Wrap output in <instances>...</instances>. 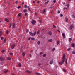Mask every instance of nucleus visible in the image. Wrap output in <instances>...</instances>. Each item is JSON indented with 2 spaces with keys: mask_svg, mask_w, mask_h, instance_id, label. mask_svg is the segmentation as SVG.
<instances>
[{
  "mask_svg": "<svg viewBox=\"0 0 75 75\" xmlns=\"http://www.w3.org/2000/svg\"><path fill=\"white\" fill-rule=\"evenodd\" d=\"M64 62H65V61L63 60L60 62H59V63L60 65H62V64H63V63H64Z\"/></svg>",
  "mask_w": 75,
  "mask_h": 75,
  "instance_id": "nucleus-1",
  "label": "nucleus"
},
{
  "mask_svg": "<svg viewBox=\"0 0 75 75\" xmlns=\"http://www.w3.org/2000/svg\"><path fill=\"white\" fill-rule=\"evenodd\" d=\"M36 23V21L34 20H32L31 22V23L33 24V25H34L35 23Z\"/></svg>",
  "mask_w": 75,
  "mask_h": 75,
  "instance_id": "nucleus-2",
  "label": "nucleus"
},
{
  "mask_svg": "<svg viewBox=\"0 0 75 75\" xmlns=\"http://www.w3.org/2000/svg\"><path fill=\"white\" fill-rule=\"evenodd\" d=\"M75 44L74 43H72V44H71V46L73 47H75Z\"/></svg>",
  "mask_w": 75,
  "mask_h": 75,
  "instance_id": "nucleus-3",
  "label": "nucleus"
},
{
  "mask_svg": "<svg viewBox=\"0 0 75 75\" xmlns=\"http://www.w3.org/2000/svg\"><path fill=\"white\" fill-rule=\"evenodd\" d=\"M65 21L66 22H68V18L67 16L65 17Z\"/></svg>",
  "mask_w": 75,
  "mask_h": 75,
  "instance_id": "nucleus-4",
  "label": "nucleus"
},
{
  "mask_svg": "<svg viewBox=\"0 0 75 75\" xmlns=\"http://www.w3.org/2000/svg\"><path fill=\"white\" fill-rule=\"evenodd\" d=\"M48 41L49 42H52V39H50L48 40Z\"/></svg>",
  "mask_w": 75,
  "mask_h": 75,
  "instance_id": "nucleus-5",
  "label": "nucleus"
},
{
  "mask_svg": "<svg viewBox=\"0 0 75 75\" xmlns=\"http://www.w3.org/2000/svg\"><path fill=\"white\" fill-rule=\"evenodd\" d=\"M48 34L50 35H52V32L51 31H49L48 32Z\"/></svg>",
  "mask_w": 75,
  "mask_h": 75,
  "instance_id": "nucleus-6",
  "label": "nucleus"
},
{
  "mask_svg": "<svg viewBox=\"0 0 75 75\" xmlns=\"http://www.w3.org/2000/svg\"><path fill=\"white\" fill-rule=\"evenodd\" d=\"M62 35L63 37V38H65V34L64 33H62Z\"/></svg>",
  "mask_w": 75,
  "mask_h": 75,
  "instance_id": "nucleus-7",
  "label": "nucleus"
},
{
  "mask_svg": "<svg viewBox=\"0 0 75 75\" xmlns=\"http://www.w3.org/2000/svg\"><path fill=\"white\" fill-rule=\"evenodd\" d=\"M53 62H54V60L53 59H52L51 61L50 62V64H53Z\"/></svg>",
  "mask_w": 75,
  "mask_h": 75,
  "instance_id": "nucleus-8",
  "label": "nucleus"
},
{
  "mask_svg": "<svg viewBox=\"0 0 75 75\" xmlns=\"http://www.w3.org/2000/svg\"><path fill=\"white\" fill-rule=\"evenodd\" d=\"M5 21H6L7 23H8V21H9V20H8V19H7V18H6L5 19Z\"/></svg>",
  "mask_w": 75,
  "mask_h": 75,
  "instance_id": "nucleus-9",
  "label": "nucleus"
},
{
  "mask_svg": "<svg viewBox=\"0 0 75 75\" xmlns=\"http://www.w3.org/2000/svg\"><path fill=\"white\" fill-rule=\"evenodd\" d=\"M62 59L63 60H64V61L65 60V54H64V55L63 56Z\"/></svg>",
  "mask_w": 75,
  "mask_h": 75,
  "instance_id": "nucleus-10",
  "label": "nucleus"
},
{
  "mask_svg": "<svg viewBox=\"0 0 75 75\" xmlns=\"http://www.w3.org/2000/svg\"><path fill=\"white\" fill-rule=\"evenodd\" d=\"M29 34H30V35H31L32 36H33V33H31V32H29Z\"/></svg>",
  "mask_w": 75,
  "mask_h": 75,
  "instance_id": "nucleus-11",
  "label": "nucleus"
},
{
  "mask_svg": "<svg viewBox=\"0 0 75 75\" xmlns=\"http://www.w3.org/2000/svg\"><path fill=\"white\" fill-rule=\"evenodd\" d=\"M15 45H15V44L12 45L11 46V48H12V49H13V48H14V46H15Z\"/></svg>",
  "mask_w": 75,
  "mask_h": 75,
  "instance_id": "nucleus-12",
  "label": "nucleus"
},
{
  "mask_svg": "<svg viewBox=\"0 0 75 75\" xmlns=\"http://www.w3.org/2000/svg\"><path fill=\"white\" fill-rule=\"evenodd\" d=\"M25 52H23L22 53V55L24 57V55H25Z\"/></svg>",
  "mask_w": 75,
  "mask_h": 75,
  "instance_id": "nucleus-13",
  "label": "nucleus"
},
{
  "mask_svg": "<svg viewBox=\"0 0 75 75\" xmlns=\"http://www.w3.org/2000/svg\"><path fill=\"white\" fill-rule=\"evenodd\" d=\"M37 34V32H35L33 34V36H35V34Z\"/></svg>",
  "mask_w": 75,
  "mask_h": 75,
  "instance_id": "nucleus-14",
  "label": "nucleus"
},
{
  "mask_svg": "<svg viewBox=\"0 0 75 75\" xmlns=\"http://www.w3.org/2000/svg\"><path fill=\"white\" fill-rule=\"evenodd\" d=\"M47 55L45 53L44 54H43V57H46V55Z\"/></svg>",
  "mask_w": 75,
  "mask_h": 75,
  "instance_id": "nucleus-15",
  "label": "nucleus"
},
{
  "mask_svg": "<svg viewBox=\"0 0 75 75\" xmlns=\"http://www.w3.org/2000/svg\"><path fill=\"white\" fill-rule=\"evenodd\" d=\"M18 66L19 67H21V64H20V63H18Z\"/></svg>",
  "mask_w": 75,
  "mask_h": 75,
  "instance_id": "nucleus-16",
  "label": "nucleus"
},
{
  "mask_svg": "<svg viewBox=\"0 0 75 75\" xmlns=\"http://www.w3.org/2000/svg\"><path fill=\"white\" fill-rule=\"evenodd\" d=\"M27 72V73H29V74H30V73H31V71H29V70H28L26 71Z\"/></svg>",
  "mask_w": 75,
  "mask_h": 75,
  "instance_id": "nucleus-17",
  "label": "nucleus"
},
{
  "mask_svg": "<svg viewBox=\"0 0 75 75\" xmlns=\"http://www.w3.org/2000/svg\"><path fill=\"white\" fill-rule=\"evenodd\" d=\"M28 10H29V11H30V7H29V6H27Z\"/></svg>",
  "mask_w": 75,
  "mask_h": 75,
  "instance_id": "nucleus-18",
  "label": "nucleus"
},
{
  "mask_svg": "<svg viewBox=\"0 0 75 75\" xmlns=\"http://www.w3.org/2000/svg\"><path fill=\"white\" fill-rule=\"evenodd\" d=\"M2 34H3V32L0 31V36H1V35H2Z\"/></svg>",
  "mask_w": 75,
  "mask_h": 75,
  "instance_id": "nucleus-19",
  "label": "nucleus"
},
{
  "mask_svg": "<svg viewBox=\"0 0 75 75\" xmlns=\"http://www.w3.org/2000/svg\"><path fill=\"white\" fill-rule=\"evenodd\" d=\"M7 60H10V61L11 60V59L9 57L7 58Z\"/></svg>",
  "mask_w": 75,
  "mask_h": 75,
  "instance_id": "nucleus-20",
  "label": "nucleus"
},
{
  "mask_svg": "<svg viewBox=\"0 0 75 75\" xmlns=\"http://www.w3.org/2000/svg\"><path fill=\"white\" fill-rule=\"evenodd\" d=\"M43 13L44 14H46V11H45V10H44L43 11Z\"/></svg>",
  "mask_w": 75,
  "mask_h": 75,
  "instance_id": "nucleus-21",
  "label": "nucleus"
},
{
  "mask_svg": "<svg viewBox=\"0 0 75 75\" xmlns=\"http://www.w3.org/2000/svg\"><path fill=\"white\" fill-rule=\"evenodd\" d=\"M72 41V39L71 38H69V41Z\"/></svg>",
  "mask_w": 75,
  "mask_h": 75,
  "instance_id": "nucleus-22",
  "label": "nucleus"
},
{
  "mask_svg": "<svg viewBox=\"0 0 75 75\" xmlns=\"http://www.w3.org/2000/svg\"><path fill=\"white\" fill-rule=\"evenodd\" d=\"M73 27H74V26H73V25L71 26L70 27V29L72 30V28H73Z\"/></svg>",
  "mask_w": 75,
  "mask_h": 75,
  "instance_id": "nucleus-23",
  "label": "nucleus"
},
{
  "mask_svg": "<svg viewBox=\"0 0 75 75\" xmlns=\"http://www.w3.org/2000/svg\"><path fill=\"white\" fill-rule=\"evenodd\" d=\"M72 54H75V51H72Z\"/></svg>",
  "mask_w": 75,
  "mask_h": 75,
  "instance_id": "nucleus-24",
  "label": "nucleus"
},
{
  "mask_svg": "<svg viewBox=\"0 0 75 75\" xmlns=\"http://www.w3.org/2000/svg\"><path fill=\"white\" fill-rule=\"evenodd\" d=\"M21 13H19L18 14V16H19V17H21Z\"/></svg>",
  "mask_w": 75,
  "mask_h": 75,
  "instance_id": "nucleus-25",
  "label": "nucleus"
},
{
  "mask_svg": "<svg viewBox=\"0 0 75 75\" xmlns=\"http://www.w3.org/2000/svg\"><path fill=\"white\" fill-rule=\"evenodd\" d=\"M35 74H36V75H40V73H37V72Z\"/></svg>",
  "mask_w": 75,
  "mask_h": 75,
  "instance_id": "nucleus-26",
  "label": "nucleus"
},
{
  "mask_svg": "<svg viewBox=\"0 0 75 75\" xmlns=\"http://www.w3.org/2000/svg\"><path fill=\"white\" fill-rule=\"evenodd\" d=\"M4 43H6V39H4Z\"/></svg>",
  "mask_w": 75,
  "mask_h": 75,
  "instance_id": "nucleus-27",
  "label": "nucleus"
},
{
  "mask_svg": "<svg viewBox=\"0 0 75 75\" xmlns=\"http://www.w3.org/2000/svg\"><path fill=\"white\" fill-rule=\"evenodd\" d=\"M4 59L3 57H0V59L1 60H3V59Z\"/></svg>",
  "mask_w": 75,
  "mask_h": 75,
  "instance_id": "nucleus-28",
  "label": "nucleus"
},
{
  "mask_svg": "<svg viewBox=\"0 0 75 75\" xmlns=\"http://www.w3.org/2000/svg\"><path fill=\"white\" fill-rule=\"evenodd\" d=\"M57 44V45H58L59 44V42L58 41H57L56 42Z\"/></svg>",
  "mask_w": 75,
  "mask_h": 75,
  "instance_id": "nucleus-29",
  "label": "nucleus"
},
{
  "mask_svg": "<svg viewBox=\"0 0 75 75\" xmlns=\"http://www.w3.org/2000/svg\"><path fill=\"white\" fill-rule=\"evenodd\" d=\"M37 35H38V34H40V31H38V32H37Z\"/></svg>",
  "mask_w": 75,
  "mask_h": 75,
  "instance_id": "nucleus-30",
  "label": "nucleus"
},
{
  "mask_svg": "<svg viewBox=\"0 0 75 75\" xmlns=\"http://www.w3.org/2000/svg\"><path fill=\"white\" fill-rule=\"evenodd\" d=\"M15 24L14 23H13V28H14L15 27Z\"/></svg>",
  "mask_w": 75,
  "mask_h": 75,
  "instance_id": "nucleus-31",
  "label": "nucleus"
},
{
  "mask_svg": "<svg viewBox=\"0 0 75 75\" xmlns=\"http://www.w3.org/2000/svg\"><path fill=\"white\" fill-rule=\"evenodd\" d=\"M38 45H40V41H39L38 42Z\"/></svg>",
  "mask_w": 75,
  "mask_h": 75,
  "instance_id": "nucleus-32",
  "label": "nucleus"
},
{
  "mask_svg": "<svg viewBox=\"0 0 75 75\" xmlns=\"http://www.w3.org/2000/svg\"><path fill=\"white\" fill-rule=\"evenodd\" d=\"M8 72V70H6L4 71V72L5 73V74H6V73H7Z\"/></svg>",
  "mask_w": 75,
  "mask_h": 75,
  "instance_id": "nucleus-33",
  "label": "nucleus"
},
{
  "mask_svg": "<svg viewBox=\"0 0 75 75\" xmlns=\"http://www.w3.org/2000/svg\"><path fill=\"white\" fill-rule=\"evenodd\" d=\"M27 10L26 9H25L23 10V12H24L25 13L26 12H27Z\"/></svg>",
  "mask_w": 75,
  "mask_h": 75,
  "instance_id": "nucleus-34",
  "label": "nucleus"
},
{
  "mask_svg": "<svg viewBox=\"0 0 75 75\" xmlns=\"http://www.w3.org/2000/svg\"><path fill=\"white\" fill-rule=\"evenodd\" d=\"M60 17H63V15H62V14H60Z\"/></svg>",
  "mask_w": 75,
  "mask_h": 75,
  "instance_id": "nucleus-35",
  "label": "nucleus"
},
{
  "mask_svg": "<svg viewBox=\"0 0 75 75\" xmlns=\"http://www.w3.org/2000/svg\"><path fill=\"white\" fill-rule=\"evenodd\" d=\"M53 28H57V27L55 26L54 25H53Z\"/></svg>",
  "mask_w": 75,
  "mask_h": 75,
  "instance_id": "nucleus-36",
  "label": "nucleus"
},
{
  "mask_svg": "<svg viewBox=\"0 0 75 75\" xmlns=\"http://www.w3.org/2000/svg\"><path fill=\"white\" fill-rule=\"evenodd\" d=\"M48 2H49V1H47L45 2V4H48Z\"/></svg>",
  "mask_w": 75,
  "mask_h": 75,
  "instance_id": "nucleus-37",
  "label": "nucleus"
},
{
  "mask_svg": "<svg viewBox=\"0 0 75 75\" xmlns=\"http://www.w3.org/2000/svg\"><path fill=\"white\" fill-rule=\"evenodd\" d=\"M4 51H5L4 50H2V51H1V52H2V53H4Z\"/></svg>",
  "mask_w": 75,
  "mask_h": 75,
  "instance_id": "nucleus-38",
  "label": "nucleus"
},
{
  "mask_svg": "<svg viewBox=\"0 0 75 75\" xmlns=\"http://www.w3.org/2000/svg\"><path fill=\"white\" fill-rule=\"evenodd\" d=\"M55 50V48H54L52 50V51H54Z\"/></svg>",
  "mask_w": 75,
  "mask_h": 75,
  "instance_id": "nucleus-39",
  "label": "nucleus"
},
{
  "mask_svg": "<svg viewBox=\"0 0 75 75\" xmlns=\"http://www.w3.org/2000/svg\"><path fill=\"white\" fill-rule=\"evenodd\" d=\"M63 71L64 72H66V71L65 70V69H63Z\"/></svg>",
  "mask_w": 75,
  "mask_h": 75,
  "instance_id": "nucleus-40",
  "label": "nucleus"
},
{
  "mask_svg": "<svg viewBox=\"0 0 75 75\" xmlns=\"http://www.w3.org/2000/svg\"><path fill=\"white\" fill-rule=\"evenodd\" d=\"M56 0H53V3H56Z\"/></svg>",
  "mask_w": 75,
  "mask_h": 75,
  "instance_id": "nucleus-41",
  "label": "nucleus"
},
{
  "mask_svg": "<svg viewBox=\"0 0 75 75\" xmlns=\"http://www.w3.org/2000/svg\"><path fill=\"white\" fill-rule=\"evenodd\" d=\"M60 11H59V10H58V12H57V13L58 14H59V13H60Z\"/></svg>",
  "mask_w": 75,
  "mask_h": 75,
  "instance_id": "nucleus-42",
  "label": "nucleus"
},
{
  "mask_svg": "<svg viewBox=\"0 0 75 75\" xmlns=\"http://www.w3.org/2000/svg\"><path fill=\"white\" fill-rule=\"evenodd\" d=\"M10 54L11 55H13V53H10Z\"/></svg>",
  "mask_w": 75,
  "mask_h": 75,
  "instance_id": "nucleus-43",
  "label": "nucleus"
},
{
  "mask_svg": "<svg viewBox=\"0 0 75 75\" xmlns=\"http://www.w3.org/2000/svg\"><path fill=\"white\" fill-rule=\"evenodd\" d=\"M39 22H40V23H41V22H42V20H41L40 19Z\"/></svg>",
  "mask_w": 75,
  "mask_h": 75,
  "instance_id": "nucleus-44",
  "label": "nucleus"
},
{
  "mask_svg": "<svg viewBox=\"0 0 75 75\" xmlns=\"http://www.w3.org/2000/svg\"><path fill=\"white\" fill-rule=\"evenodd\" d=\"M1 40H3V39H4V37H1Z\"/></svg>",
  "mask_w": 75,
  "mask_h": 75,
  "instance_id": "nucleus-45",
  "label": "nucleus"
},
{
  "mask_svg": "<svg viewBox=\"0 0 75 75\" xmlns=\"http://www.w3.org/2000/svg\"><path fill=\"white\" fill-rule=\"evenodd\" d=\"M20 7H21V6H18V7H17V8H18V9H19V8H20Z\"/></svg>",
  "mask_w": 75,
  "mask_h": 75,
  "instance_id": "nucleus-46",
  "label": "nucleus"
},
{
  "mask_svg": "<svg viewBox=\"0 0 75 75\" xmlns=\"http://www.w3.org/2000/svg\"><path fill=\"white\" fill-rule=\"evenodd\" d=\"M67 59H66V61H65V63L66 64H67Z\"/></svg>",
  "mask_w": 75,
  "mask_h": 75,
  "instance_id": "nucleus-47",
  "label": "nucleus"
},
{
  "mask_svg": "<svg viewBox=\"0 0 75 75\" xmlns=\"http://www.w3.org/2000/svg\"><path fill=\"white\" fill-rule=\"evenodd\" d=\"M31 38L32 40H35V38Z\"/></svg>",
  "mask_w": 75,
  "mask_h": 75,
  "instance_id": "nucleus-48",
  "label": "nucleus"
},
{
  "mask_svg": "<svg viewBox=\"0 0 75 75\" xmlns=\"http://www.w3.org/2000/svg\"><path fill=\"white\" fill-rule=\"evenodd\" d=\"M70 50H71L70 48H69L67 50V51H69Z\"/></svg>",
  "mask_w": 75,
  "mask_h": 75,
  "instance_id": "nucleus-49",
  "label": "nucleus"
},
{
  "mask_svg": "<svg viewBox=\"0 0 75 75\" xmlns=\"http://www.w3.org/2000/svg\"><path fill=\"white\" fill-rule=\"evenodd\" d=\"M43 54V53H42V52H41L40 53V54L42 55V54Z\"/></svg>",
  "mask_w": 75,
  "mask_h": 75,
  "instance_id": "nucleus-50",
  "label": "nucleus"
},
{
  "mask_svg": "<svg viewBox=\"0 0 75 75\" xmlns=\"http://www.w3.org/2000/svg\"><path fill=\"white\" fill-rule=\"evenodd\" d=\"M28 31H29V30L28 29H27L26 30V32H27V33H28Z\"/></svg>",
  "mask_w": 75,
  "mask_h": 75,
  "instance_id": "nucleus-51",
  "label": "nucleus"
},
{
  "mask_svg": "<svg viewBox=\"0 0 75 75\" xmlns=\"http://www.w3.org/2000/svg\"><path fill=\"white\" fill-rule=\"evenodd\" d=\"M31 38L30 37H29L28 38V40H30V39Z\"/></svg>",
  "mask_w": 75,
  "mask_h": 75,
  "instance_id": "nucleus-52",
  "label": "nucleus"
},
{
  "mask_svg": "<svg viewBox=\"0 0 75 75\" xmlns=\"http://www.w3.org/2000/svg\"><path fill=\"white\" fill-rule=\"evenodd\" d=\"M27 13H26L25 14V16H27Z\"/></svg>",
  "mask_w": 75,
  "mask_h": 75,
  "instance_id": "nucleus-53",
  "label": "nucleus"
},
{
  "mask_svg": "<svg viewBox=\"0 0 75 75\" xmlns=\"http://www.w3.org/2000/svg\"><path fill=\"white\" fill-rule=\"evenodd\" d=\"M6 34H8V31H7L6 32Z\"/></svg>",
  "mask_w": 75,
  "mask_h": 75,
  "instance_id": "nucleus-54",
  "label": "nucleus"
},
{
  "mask_svg": "<svg viewBox=\"0 0 75 75\" xmlns=\"http://www.w3.org/2000/svg\"><path fill=\"white\" fill-rule=\"evenodd\" d=\"M57 31H58L59 33H60V31H59V30H57Z\"/></svg>",
  "mask_w": 75,
  "mask_h": 75,
  "instance_id": "nucleus-55",
  "label": "nucleus"
},
{
  "mask_svg": "<svg viewBox=\"0 0 75 75\" xmlns=\"http://www.w3.org/2000/svg\"><path fill=\"white\" fill-rule=\"evenodd\" d=\"M15 3H16V4H17V3H18V1H16Z\"/></svg>",
  "mask_w": 75,
  "mask_h": 75,
  "instance_id": "nucleus-56",
  "label": "nucleus"
},
{
  "mask_svg": "<svg viewBox=\"0 0 75 75\" xmlns=\"http://www.w3.org/2000/svg\"><path fill=\"white\" fill-rule=\"evenodd\" d=\"M24 2H23L22 3V4L23 5H24Z\"/></svg>",
  "mask_w": 75,
  "mask_h": 75,
  "instance_id": "nucleus-57",
  "label": "nucleus"
},
{
  "mask_svg": "<svg viewBox=\"0 0 75 75\" xmlns=\"http://www.w3.org/2000/svg\"><path fill=\"white\" fill-rule=\"evenodd\" d=\"M12 25V24L11 23L10 24V26H11Z\"/></svg>",
  "mask_w": 75,
  "mask_h": 75,
  "instance_id": "nucleus-58",
  "label": "nucleus"
},
{
  "mask_svg": "<svg viewBox=\"0 0 75 75\" xmlns=\"http://www.w3.org/2000/svg\"><path fill=\"white\" fill-rule=\"evenodd\" d=\"M27 6H25V8H27Z\"/></svg>",
  "mask_w": 75,
  "mask_h": 75,
  "instance_id": "nucleus-59",
  "label": "nucleus"
},
{
  "mask_svg": "<svg viewBox=\"0 0 75 75\" xmlns=\"http://www.w3.org/2000/svg\"><path fill=\"white\" fill-rule=\"evenodd\" d=\"M29 56H30V57H31V54H30V55H29Z\"/></svg>",
  "mask_w": 75,
  "mask_h": 75,
  "instance_id": "nucleus-60",
  "label": "nucleus"
},
{
  "mask_svg": "<svg viewBox=\"0 0 75 75\" xmlns=\"http://www.w3.org/2000/svg\"><path fill=\"white\" fill-rule=\"evenodd\" d=\"M69 5H67V7H69Z\"/></svg>",
  "mask_w": 75,
  "mask_h": 75,
  "instance_id": "nucleus-61",
  "label": "nucleus"
},
{
  "mask_svg": "<svg viewBox=\"0 0 75 75\" xmlns=\"http://www.w3.org/2000/svg\"><path fill=\"white\" fill-rule=\"evenodd\" d=\"M33 3H35V1H33Z\"/></svg>",
  "mask_w": 75,
  "mask_h": 75,
  "instance_id": "nucleus-62",
  "label": "nucleus"
},
{
  "mask_svg": "<svg viewBox=\"0 0 75 75\" xmlns=\"http://www.w3.org/2000/svg\"><path fill=\"white\" fill-rule=\"evenodd\" d=\"M41 65V64H39V65Z\"/></svg>",
  "mask_w": 75,
  "mask_h": 75,
  "instance_id": "nucleus-63",
  "label": "nucleus"
},
{
  "mask_svg": "<svg viewBox=\"0 0 75 75\" xmlns=\"http://www.w3.org/2000/svg\"><path fill=\"white\" fill-rule=\"evenodd\" d=\"M40 2V1H38V3L39 2Z\"/></svg>",
  "mask_w": 75,
  "mask_h": 75,
  "instance_id": "nucleus-64",
  "label": "nucleus"
}]
</instances>
